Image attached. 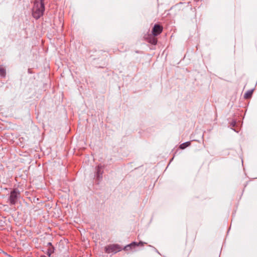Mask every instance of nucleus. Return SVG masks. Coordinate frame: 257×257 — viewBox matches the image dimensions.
I'll return each instance as SVG.
<instances>
[{
    "label": "nucleus",
    "mask_w": 257,
    "mask_h": 257,
    "mask_svg": "<svg viewBox=\"0 0 257 257\" xmlns=\"http://www.w3.org/2000/svg\"><path fill=\"white\" fill-rule=\"evenodd\" d=\"M45 11L44 0H35L32 9V15L36 19L43 16Z\"/></svg>",
    "instance_id": "1"
},
{
    "label": "nucleus",
    "mask_w": 257,
    "mask_h": 257,
    "mask_svg": "<svg viewBox=\"0 0 257 257\" xmlns=\"http://www.w3.org/2000/svg\"><path fill=\"white\" fill-rule=\"evenodd\" d=\"M121 249V247L118 244H110L105 247V251L107 253H116Z\"/></svg>",
    "instance_id": "2"
},
{
    "label": "nucleus",
    "mask_w": 257,
    "mask_h": 257,
    "mask_svg": "<svg viewBox=\"0 0 257 257\" xmlns=\"http://www.w3.org/2000/svg\"><path fill=\"white\" fill-rule=\"evenodd\" d=\"M19 194V192L16 189L11 192L10 196V201L11 204H15L16 203Z\"/></svg>",
    "instance_id": "3"
},
{
    "label": "nucleus",
    "mask_w": 257,
    "mask_h": 257,
    "mask_svg": "<svg viewBox=\"0 0 257 257\" xmlns=\"http://www.w3.org/2000/svg\"><path fill=\"white\" fill-rule=\"evenodd\" d=\"M162 31L163 27L159 25L156 24L152 30V33L153 36H156L161 34Z\"/></svg>",
    "instance_id": "4"
},
{
    "label": "nucleus",
    "mask_w": 257,
    "mask_h": 257,
    "mask_svg": "<svg viewBox=\"0 0 257 257\" xmlns=\"http://www.w3.org/2000/svg\"><path fill=\"white\" fill-rule=\"evenodd\" d=\"M143 244V242H142V241H140L139 243H137L136 242H134L131 243L130 244L127 245L126 246H125L124 249L125 250H128V248H131L132 247H135V246H138L140 244Z\"/></svg>",
    "instance_id": "5"
},
{
    "label": "nucleus",
    "mask_w": 257,
    "mask_h": 257,
    "mask_svg": "<svg viewBox=\"0 0 257 257\" xmlns=\"http://www.w3.org/2000/svg\"><path fill=\"white\" fill-rule=\"evenodd\" d=\"M148 41L152 44L156 45L157 43V39L154 36H151L150 38L148 39Z\"/></svg>",
    "instance_id": "6"
},
{
    "label": "nucleus",
    "mask_w": 257,
    "mask_h": 257,
    "mask_svg": "<svg viewBox=\"0 0 257 257\" xmlns=\"http://www.w3.org/2000/svg\"><path fill=\"white\" fill-rule=\"evenodd\" d=\"M191 144V143L190 142H187L184 143L182 144L180 146V148L181 149H184L187 147L189 146Z\"/></svg>",
    "instance_id": "7"
},
{
    "label": "nucleus",
    "mask_w": 257,
    "mask_h": 257,
    "mask_svg": "<svg viewBox=\"0 0 257 257\" xmlns=\"http://www.w3.org/2000/svg\"><path fill=\"white\" fill-rule=\"evenodd\" d=\"M252 94V90H249L247 92H246L244 94V98L246 99L249 98Z\"/></svg>",
    "instance_id": "8"
},
{
    "label": "nucleus",
    "mask_w": 257,
    "mask_h": 257,
    "mask_svg": "<svg viewBox=\"0 0 257 257\" xmlns=\"http://www.w3.org/2000/svg\"><path fill=\"white\" fill-rule=\"evenodd\" d=\"M101 170H102L101 166H98L97 168V177L98 178L99 177V175L101 174Z\"/></svg>",
    "instance_id": "9"
},
{
    "label": "nucleus",
    "mask_w": 257,
    "mask_h": 257,
    "mask_svg": "<svg viewBox=\"0 0 257 257\" xmlns=\"http://www.w3.org/2000/svg\"><path fill=\"white\" fill-rule=\"evenodd\" d=\"M6 74V71L4 68L0 67V75L2 76H5Z\"/></svg>",
    "instance_id": "10"
}]
</instances>
